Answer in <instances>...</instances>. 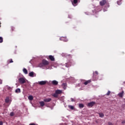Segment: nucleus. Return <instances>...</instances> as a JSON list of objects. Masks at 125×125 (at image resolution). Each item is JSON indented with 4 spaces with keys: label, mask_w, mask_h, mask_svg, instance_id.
I'll return each mask as SVG.
<instances>
[{
    "label": "nucleus",
    "mask_w": 125,
    "mask_h": 125,
    "mask_svg": "<svg viewBox=\"0 0 125 125\" xmlns=\"http://www.w3.org/2000/svg\"><path fill=\"white\" fill-rule=\"evenodd\" d=\"M62 87H63V89H66V87H67V83H63L62 85Z\"/></svg>",
    "instance_id": "obj_13"
},
{
    "label": "nucleus",
    "mask_w": 125,
    "mask_h": 125,
    "mask_svg": "<svg viewBox=\"0 0 125 125\" xmlns=\"http://www.w3.org/2000/svg\"><path fill=\"white\" fill-rule=\"evenodd\" d=\"M96 103L95 102H91L90 103H88L87 104V107H93V106H94V105H95Z\"/></svg>",
    "instance_id": "obj_5"
},
{
    "label": "nucleus",
    "mask_w": 125,
    "mask_h": 125,
    "mask_svg": "<svg viewBox=\"0 0 125 125\" xmlns=\"http://www.w3.org/2000/svg\"><path fill=\"white\" fill-rule=\"evenodd\" d=\"M12 31H14V28H13V27L12 28Z\"/></svg>",
    "instance_id": "obj_36"
},
{
    "label": "nucleus",
    "mask_w": 125,
    "mask_h": 125,
    "mask_svg": "<svg viewBox=\"0 0 125 125\" xmlns=\"http://www.w3.org/2000/svg\"><path fill=\"white\" fill-rule=\"evenodd\" d=\"M2 84V80L0 79V84Z\"/></svg>",
    "instance_id": "obj_32"
},
{
    "label": "nucleus",
    "mask_w": 125,
    "mask_h": 125,
    "mask_svg": "<svg viewBox=\"0 0 125 125\" xmlns=\"http://www.w3.org/2000/svg\"><path fill=\"white\" fill-rule=\"evenodd\" d=\"M40 104L41 107H43L44 106V102H40Z\"/></svg>",
    "instance_id": "obj_19"
},
{
    "label": "nucleus",
    "mask_w": 125,
    "mask_h": 125,
    "mask_svg": "<svg viewBox=\"0 0 125 125\" xmlns=\"http://www.w3.org/2000/svg\"><path fill=\"white\" fill-rule=\"evenodd\" d=\"M111 93V91H108L107 93H106V95H107V96H109Z\"/></svg>",
    "instance_id": "obj_27"
},
{
    "label": "nucleus",
    "mask_w": 125,
    "mask_h": 125,
    "mask_svg": "<svg viewBox=\"0 0 125 125\" xmlns=\"http://www.w3.org/2000/svg\"><path fill=\"white\" fill-rule=\"evenodd\" d=\"M29 77H32V78L34 77V72H31L29 74Z\"/></svg>",
    "instance_id": "obj_20"
},
{
    "label": "nucleus",
    "mask_w": 125,
    "mask_h": 125,
    "mask_svg": "<svg viewBox=\"0 0 125 125\" xmlns=\"http://www.w3.org/2000/svg\"><path fill=\"white\" fill-rule=\"evenodd\" d=\"M99 115L101 118H103V117H104V114L103 113H99Z\"/></svg>",
    "instance_id": "obj_22"
},
{
    "label": "nucleus",
    "mask_w": 125,
    "mask_h": 125,
    "mask_svg": "<svg viewBox=\"0 0 125 125\" xmlns=\"http://www.w3.org/2000/svg\"><path fill=\"white\" fill-rule=\"evenodd\" d=\"M79 107L80 108V109H82V108H83L84 107V105L83 104H79Z\"/></svg>",
    "instance_id": "obj_17"
},
{
    "label": "nucleus",
    "mask_w": 125,
    "mask_h": 125,
    "mask_svg": "<svg viewBox=\"0 0 125 125\" xmlns=\"http://www.w3.org/2000/svg\"><path fill=\"white\" fill-rule=\"evenodd\" d=\"M11 88L10 87H8V89H10Z\"/></svg>",
    "instance_id": "obj_37"
},
{
    "label": "nucleus",
    "mask_w": 125,
    "mask_h": 125,
    "mask_svg": "<svg viewBox=\"0 0 125 125\" xmlns=\"http://www.w3.org/2000/svg\"><path fill=\"white\" fill-rule=\"evenodd\" d=\"M15 114V113L14 112H11L10 113V116L11 117H13V116H14V115Z\"/></svg>",
    "instance_id": "obj_24"
},
{
    "label": "nucleus",
    "mask_w": 125,
    "mask_h": 125,
    "mask_svg": "<svg viewBox=\"0 0 125 125\" xmlns=\"http://www.w3.org/2000/svg\"><path fill=\"white\" fill-rule=\"evenodd\" d=\"M95 74H96V75H98V71H95Z\"/></svg>",
    "instance_id": "obj_33"
},
{
    "label": "nucleus",
    "mask_w": 125,
    "mask_h": 125,
    "mask_svg": "<svg viewBox=\"0 0 125 125\" xmlns=\"http://www.w3.org/2000/svg\"><path fill=\"white\" fill-rule=\"evenodd\" d=\"M71 101L72 102H74L75 101V100H74V99H73V98H71Z\"/></svg>",
    "instance_id": "obj_31"
},
{
    "label": "nucleus",
    "mask_w": 125,
    "mask_h": 125,
    "mask_svg": "<svg viewBox=\"0 0 125 125\" xmlns=\"http://www.w3.org/2000/svg\"><path fill=\"white\" fill-rule=\"evenodd\" d=\"M29 125H36L35 123H31Z\"/></svg>",
    "instance_id": "obj_34"
},
{
    "label": "nucleus",
    "mask_w": 125,
    "mask_h": 125,
    "mask_svg": "<svg viewBox=\"0 0 125 125\" xmlns=\"http://www.w3.org/2000/svg\"><path fill=\"white\" fill-rule=\"evenodd\" d=\"M95 76V75H94V73L93 74V77H94Z\"/></svg>",
    "instance_id": "obj_38"
},
{
    "label": "nucleus",
    "mask_w": 125,
    "mask_h": 125,
    "mask_svg": "<svg viewBox=\"0 0 125 125\" xmlns=\"http://www.w3.org/2000/svg\"><path fill=\"white\" fill-rule=\"evenodd\" d=\"M9 101H10V100H9V98H8V97H7V98L5 99V102L6 103H9Z\"/></svg>",
    "instance_id": "obj_18"
},
{
    "label": "nucleus",
    "mask_w": 125,
    "mask_h": 125,
    "mask_svg": "<svg viewBox=\"0 0 125 125\" xmlns=\"http://www.w3.org/2000/svg\"><path fill=\"white\" fill-rule=\"evenodd\" d=\"M122 124H125V121H122Z\"/></svg>",
    "instance_id": "obj_35"
},
{
    "label": "nucleus",
    "mask_w": 125,
    "mask_h": 125,
    "mask_svg": "<svg viewBox=\"0 0 125 125\" xmlns=\"http://www.w3.org/2000/svg\"><path fill=\"white\" fill-rule=\"evenodd\" d=\"M8 61L9 63H13V61L12 60V59L9 60Z\"/></svg>",
    "instance_id": "obj_26"
},
{
    "label": "nucleus",
    "mask_w": 125,
    "mask_h": 125,
    "mask_svg": "<svg viewBox=\"0 0 125 125\" xmlns=\"http://www.w3.org/2000/svg\"><path fill=\"white\" fill-rule=\"evenodd\" d=\"M68 108H69L71 110H74V109H75L73 105H68Z\"/></svg>",
    "instance_id": "obj_23"
},
{
    "label": "nucleus",
    "mask_w": 125,
    "mask_h": 125,
    "mask_svg": "<svg viewBox=\"0 0 125 125\" xmlns=\"http://www.w3.org/2000/svg\"><path fill=\"white\" fill-rule=\"evenodd\" d=\"M91 83V80H89L85 82L84 83V84H85V85H87V84H88V83Z\"/></svg>",
    "instance_id": "obj_12"
},
{
    "label": "nucleus",
    "mask_w": 125,
    "mask_h": 125,
    "mask_svg": "<svg viewBox=\"0 0 125 125\" xmlns=\"http://www.w3.org/2000/svg\"><path fill=\"white\" fill-rule=\"evenodd\" d=\"M60 40L61 41H63V42H68V40L64 37H61Z\"/></svg>",
    "instance_id": "obj_14"
},
{
    "label": "nucleus",
    "mask_w": 125,
    "mask_h": 125,
    "mask_svg": "<svg viewBox=\"0 0 125 125\" xmlns=\"http://www.w3.org/2000/svg\"><path fill=\"white\" fill-rule=\"evenodd\" d=\"M51 98H46L43 100L44 102H50L51 101Z\"/></svg>",
    "instance_id": "obj_10"
},
{
    "label": "nucleus",
    "mask_w": 125,
    "mask_h": 125,
    "mask_svg": "<svg viewBox=\"0 0 125 125\" xmlns=\"http://www.w3.org/2000/svg\"><path fill=\"white\" fill-rule=\"evenodd\" d=\"M52 83L53 85H57V84H58V82L56 80H54L52 82Z\"/></svg>",
    "instance_id": "obj_11"
},
{
    "label": "nucleus",
    "mask_w": 125,
    "mask_h": 125,
    "mask_svg": "<svg viewBox=\"0 0 125 125\" xmlns=\"http://www.w3.org/2000/svg\"><path fill=\"white\" fill-rule=\"evenodd\" d=\"M61 93H62V90H57L55 91V93L53 94V96L55 98H57V97H58V94H61Z\"/></svg>",
    "instance_id": "obj_2"
},
{
    "label": "nucleus",
    "mask_w": 125,
    "mask_h": 125,
    "mask_svg": "<svg viewBox=\"0 0 125 125\" xmlns=\"http://www.w3.org/2000/svg\"><path fill=\"white\" fill-rule=\"evenodd\" d=\"M108 125H113V123H111V122H108Z\"/></svg>",
    "instance_id": "obj_29"
},
{
    "label": "nucleus",
    "mask_w": 125,
    "mask_h": 125,
    "mask_svg": "<svg viewBox=\"0 0 125 125\" xmlns=\"http://www.w3.org/2000/svg\"><path fill=\"white\" fill-rule=\"evenodd\" d=\"M105 4H109V3H108V1L106 0H102L101 1H100V5L101 6H104Z\"/></svg>",
    "instance_id": "obj_3"
},
{
    "label": "nucleus",
    "mask_w": 125,
    "mask_h": 125,
    "mask_svg": "<svg viewBox=\"0 0 125 125\" xmlns=\"http://www.w3.org/2000/svg\"><path fill=\"white\" fill-rule=\"evenodd\" d=\"M3 125V122L2 121H0V125Z\"/></svg>",
    "instance_id": "obj_30"
},
{
    "label": "nucleus",
    "mask_w": 125,
    "mask_h": 125,
    "mask_svg": "<svg viewBox=\"0 0 125 125\" xmlns=\"http://www.w3.org/2000/svg\"><path fill=\"white\" fill-rule=\"evenodd\" d=\"M15 92L16 93H20V92H21V89H20V88H17L16 89Z\"/></svg>",
    "instance_id": "obj_16"
},
{
    "label": "nucleus",
    "mask_w": 125,
    "mask_h": 125,
    "mask_svg": "<svg viewBox=\"0 0 125 125\" xmlns=\"http://www.w3.org/2000/svg\"><path fill=\"white\" fill-rule=\"evenodd\" d=\"M124 94H125V92L122 91V92L118 94V96L120 97V98H123V97H124Z\"/></svg>",
    "instance_id": "obj_6"
},
{
    "label": "nucleus",
    "mask_w": 125,
    "mask_h": 125,
    "mask_svg": "<svg viewBox=\"0 0 125 125\" xmlns=\"http://www.w3.org/2000/svg\"><path fill=\"white\" fill-rule=\"evenodd\" d=\"M3 42V38L2 37H0V43H1V42Z\"/></svg>",
    "instance_id": "obj_25"
},
{
    "label": "nucleus",
    "mask_w": 125,
    "mask_h": 125,
    "mask_svg": "<svg viewBox=\"0 0 125 125\" xmlns=\"http://www.w3.org/2000/svg\"><path fill=\"white\" fill-rule=\"evenodd\" d=\"M71 65L69 64V63H67L66 65V67H67V68H69V67H70Z\"/></svg>",
    "instance_id": "obj_28"
},
{
    "label": "nucleus",
    "mask_w": 125,
    "mask_h": 125,
    "mask_svg": "<svg viewBox=\"0 0 125 125\" xmlns=\"http://www.w3.org/2000/svg\"><path fill=\"white\" fill-rule=\"evenodd\" d=\"M22 71L25 75H27V74H28V70H27V69L23 68Z\"/></svg>",
    "instance_id": "obj_15"
},
{
    "label": "nucleus",
    "mask_w": 125,
    "mask_h": 125,
    "mask_svg": "<svg viewBox=\"0 0 125 125\" xmlns=\"http://www.w3.org/2000/svg\"><path fill=\"white\" fill-rule=\"evenodd\" d=\"M49 59H50L51 61H54L55 60L54 57L52 55L49 56Z\"/></svg>",
    "instance_id": "obj_9"
},
{
    "label": "nucleus",
    "mask_w": 125,
    "mask_h": 125,
    "mask_svg": "<svg viewBox=\"0 0 125 125\" xmlns=\"http://www.w3.org/2000/svg\"><path fill=\"white\" fill-rule=\"evenodd\" d=\"M29 100L32 101L33 99H34V98L33 97V96L30 95L28 97Z\"/></svg>",
    "instance_id": "obj_21"
},
{
    "label": "nucleus",
    "mask_w": 125,
    "mask_h": 125,
    "mask_svg": "<svg viewBox=\"0 0 125 125\" xmlns=\"http://www.w3.org/2000/svg\"><path fill=\"white\" fill-rule=\"evenodd\" d=\"M46 81H40L39 82V84H40V85H44V84H46Z\"/></svg>",
    "instance_id": "obj_8"
},
{
    "label": "nucleus",
    "mask_w": 125,
    "mask_h": 125,
    "mask_svg": "<svg viewBox=\"0 0 125 125\" xmlns=\"http://www.w3.org/2000/svg\"><path fill=\"white\" fill-rule=\"evenodd\" d=\"M72 3L74 6H77L78 5V0H73V1H72Z\"/></svg>",
    "instance_id": "obj_7"
},
{
    "label": "nucleus",
    "mask_w": 125,
    "mask_h": 125,
    "mask_svg": "<svg viewBox=\"0 0 125 125\" xmlns=\"http://www.w3.org/2000/svg\"><path fill=\"white\" fill-rule=\"evenodd\" d=\"M19 82L20 83L23 84L26 83V80H25V78L23 77H21L19 79Z\"/></svg>",
    "instance_id": "obj_4"
},
{
    "label": "nucleus",
    "mask_w": 125,
    "mask_h": 125,
    "mask_svg": "<svg viewBox=\"0 0 125 125\" xmlns=\"http://www.w3.org/2000/svg\"><path fill=\"white\" fill-rule=\"evenodd\" d=\"M49 64V62L48 61L43 60L42 61V62L40 63L39 65V66L42 68V67H44V66H47Z\"/></svg>",
    "instance_id": "obj_1"
}]
</instances>
